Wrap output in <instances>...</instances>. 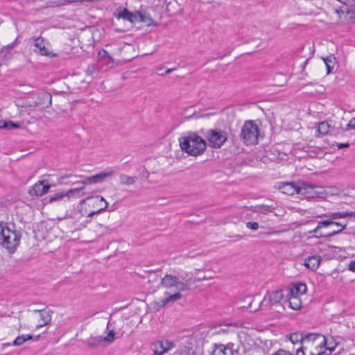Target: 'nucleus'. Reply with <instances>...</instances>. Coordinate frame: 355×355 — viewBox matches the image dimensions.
Listing matches in <instances>:
<instances>
[{
	"mask_svg": "<svg viewBox=\"0 0 355 355\" xmlns=\"http://www.w3.org/2000/svg\"><path fill=\"white\" fill-rule=\"evenodd\" d=\"M68 197L76 196L78 197H81L85 195V187L71 189L67 191Z\"/></svg>",
	"mask_w": 355,
	"mask_h": 355,
	"instance_id": "7c9ffc66",
	"label": "nucleus"
},
{
	"mask_svg": "<svg viewBox=\"0 0 355 355\" xmlns=\"http://www.w3.org/2000/svg\"><path fill=\"white\" fill-rule=\"evenodd\" d=\"M327 345L324 347V350L322 352L326 354V355H331L332 352L335 351L336 347L338 345V343L334 339L333 336H330L329 338H326Z\"/></svg>",
	"mask_w": 355,
	"mask_h": 355,
	"instance_id": "6ab92c4d",
	"label": "nucleus"
},
{
	"mask_svg": "<svg viewBox=\"0 0 355 355\" xmlns=\"http://www.w3.org/2000/svg\"><path fill=\"white\" fill-rule=\"evenodd\" d=\"M19 123H14L12 121H0V128L12 130L20 128Z\"/></svg>",
	"mask_w": 355,
	"mask_h": 355,
	"instance_id": "bb28decb",
	"label": "nucleus"
},
{
	"mask_svg": "<svg viewBox=\"0 0 355 355\" xmlns=\"http://www.w3.org/2000/svg\"><path fill=\"white\" fill-rule=\"evenodd\" d=\"M89 180H92L91 177H87L84 180L82 181V183L84 184H92V182Z\"/></svg>",
	"mask_w": 355,
	"mask_h": 355,
	"instance_id": "c03bdc74",
	"label": "nucleus"
},
{
	"mask_svg": "<svg viewBox=\"0 0 355 355\" xmlns=\"http://www.w3.org/2000/svg\"><path fill=\"white\" fill-rule=\"evenodd\" d=\"M174 355H196L194 352H191L190 349H184L183 351H177Z\"/></svg>",
	"mask_w": 355,
	"mask_h": 355,
	"instance_id": "c9c22d12",
	"label": "nucleus"
},
{
	"mask_svg": "<svg viewBox=\"0 0 355 355\" xmlns=\"http://www.w3.org/2000/svg\"><path fill=\"white\" fill-rule=\"evenodd\" d=\"M306 333L305 332H295L292 333L289 336V340L293 344H300V347L303 346L304 338H305Z\"/></svg>",
	"mask_w": 355,
	"mask_h": 355,
	"instance_id": "412c9836",
	"label": "nucleus"
},
{
	"mask_svg": "<svg viewBox=\"0 0 355 355\" xmlns=\"http://www.w3.org/2000/svg\"><path fill=\"white\" fill-rule=\"evenodd\" d=\"M40 336H37L35 338V340H37L39 338Z\"/></svg>",
	"mask_w": 355,
	"mask_h": 355,
	"instance_id": "09e8293b",
	"label": "nucleus"
},
{
	"mask_svg": "<svg viewBox=\"0 0 355 355\" xmlns=\"http://www.w3.org/2000/svg\"><path fill=\"white\" fill-rule=\"evenodd\" d=\"M206 138L211 148H220L227 141V133L221 129H210L207 132Z\"/></svg>",
	"mask_w": 355,
	"mask_h": 355,
	"instance_id": "39448f33",
	"label": "nucleus"
},
{
	"mask_svg": "<svg viewBox=\"0 0 355 355\" xmlns=\"http://www.w3.org/2000/svg\"><path fill=\"white\" fill-rule=\"evenodd\" d=\"M318 188L315 184H310L305 182H300V189H298V194L303 195L307 198H313L318 196L321 193L315 191Z\"/></svg>",
	"mask_w": 355,
	"mask_h": 355,
	"instance_id": "6e6552de",
	"label": "nucleus"
},
{
	"mask_svg": "<svg viewBox=\"0 0 355 355\" xmlns=\"http://www.w3.org/2000/svg\"><path fill=\"white\" fill-rule=\"evenodd\" d=\"M283 298V293L281 290L268 293L261 302L263 307H270L272 304L279 303Z\"/></svg>",
	"mask_w": 355,
	"mask_h": 355,
	"instance_id": "0eeeda50",
	"label": "nucleus"
},
{
	"mask_svg": "<svg viewBox=\"0 0 355 355\" xmlns=\"http://www.w3.org/2000/svg\"><path fill=\"white\" fill-rule=\"evenodd\" d=\"M315 234L313 235L314 237H315V235H320V234H322L321 233L319 232V231L318 232V233H314Z\"/></svg>",
	"mask_w": 355,
	"mask_h": 355,
	"instance_id": "de8ad7c7",
	"label": "nucleus"
},
{
	"mask_svg": "<svg viewBox=\"0 0 355 355\" xmlns=\"http://www.w3.org/2000/svg\"><path fill=\"white\" fill-rule=\"evenodd\" d=\"M137 178L130 176L125 174H121L119 175V180L121 184L123 185H132L136 182Z\"/></svg>",
	"mask_w": 355,
	"mask_h": 355,
	"instance_id": "393cba45",
	"label": "nucleus"
},
{
	"mask_svg": "<svg viewBox=\"0 0 355 355\" xmlns=\"http://www.w3.org/2000/svg\"><path fill=\"white\" fill-rule=\"evenodd\" d=\"M101 342H102L101 337H96L87 343V346L89 348H96L100 345Z\"/></svg>",
	"mask_w": 355,
	"mask_h": 355,
	"instance_id": "72a5a7b5",
	"label": "nucleus"
},
{
	"mask_svg": "<svg viewBox=\"0 0 355 355\" xmlns=\"http://www.w3.org/2000/svg\"><path fill=\"white\" fill-rule=\"evenodd\" d=\"M337 146L339 149H341L343 148L349 147V143H340L337 145Z\"/></svg>",
	"mask_w": 355,
	"mask_h": 355,
	"instance_id": "79ce46f5",
	"label": "nucleus"
},
{
	"mask_svg": "<svg viewBox=\"0 0 355 355\" xmlns=\"http://www.w3.org/2000/svg\"><path fill=\"white\" fill-rule=\"evenodd\" d=\"M238 352L222 344H215L211 355H236Z\"/></svg>",
	"mask_w": 355,
	"mask_h": 355,
	"instance_id": "4468645a",
	"label": "nucleus"
},
{
	"mask_svg": "<svg viewBox=\"0 0 355 355\" xmlns=\"http://www.w3.org/2000/svg\"><path fill=\"white\" fill-rule=\"evenodd\" d=\"M31 339H33V336L31 334L19 336L14 340L12 345L20 346L23 345L26 341Z\"/></svg>",
	"mask_w": 355,
	"mask_h": 355,
	"instance_id": "cd10ccee",
	"label": "nucleus"
},
{
	"mask_svg": "<svg viewBox=\"0 0 355 355\" xmlns=\"http://www.w3.org/2000/svg\"><path fill=\"white\" fill-rule=\"evenodd\" d=\"M246 227L252 230H257L259 228V224L257 222H248Z\"/></svg>",
	"mask_w": 355,
	"mask_h": 355,
	"instance_id": "e433bc0d",
	"label": "nucleus"
},
{
	"mask_svg": "<svg viewBox=\"0 0 355 355\" xmlns=\"http://www.w3.org/2000/svg\"><path fill=\"white\" fill-rule=\"evenodd\" d=\"M173 70H175V69H168L166 70L165 73L166 74L170 73Z\"/></svg>",
	"mask_w": 355,
	"mask_h": 355,
	"instance_id": "49530a36",
	"label": "nucleus"
},
{
	"mask_svg": "<svg viewBox=\"0 0 355 355\" xmlns=\"http://www.w3.org/2000/svg\"><path fill=\"white\" fill-rule=\"evenodd\" d=\"M321 257L318 255L310 256L304 259V266L307 268L315 271L320 266Z\"/></svg>",
	"mask_w": 355,
	"mask_h": 355,
	"instance_id": "dca6fc26",
	"label": "nucleus"
},
{
	"mask_svg": "<svg viewBox=\"0 0 355 355\" xmlns=\"http://www.w3.org/2000/svg\"><path fill=\"white\" fill-rule=\"evenodd\" d=\"M288 304L290 308L293 310H299L302 306V302L299 296L292 295L290 294L288 298Z\"/></svg>",
	"mask_w": 355,
	"mask_h": 355,
	"instance_id": "5701e85b",
	"label": "nucleus"
},
{
	"mask_svg": "<svg viewBox=\"0 0 355 355\" xmlns=\"http://www.w3.org/2000/svg\"><path fill=\"white\" fill-rule=\"evenodd\" d=\"M330 129V124L327 121H322L318 125V132L321 135H325L329 132Z\"/></svg>",
	"mask_w": 355,
	"mask_h": 355,
	"instance_id": "c85d7f7f",
	"label": "nucleus"
},
{
	"mask_svg": "<svg viewBox=\"0 0 355 355\" xmlns=\"http://www.w3.org/2000/svg\"><path fill=\"white\" fill-rule=\"evenodd\" d=\"M136 15H137V20L139 19L141 22L146 21V16L144 14L139 12Z\"/></svg>",
	"mask_w": 355,
	"mask_h": 355,
	"instance_id": "ea45409f",
	"label": "nucleus"
},
{
	"mask_svg": "<svg viewBox=\"0 0 355 355\" xmlns=\"http://www.w3.org/2000/svg\"><path fill=\"white\" fill-rule=\"evenodd\" d=\"M44 180L39 181L29 190L31 196H40L46 193L49 188V184H44Z\"/></svg>",
	"mask_w": 355,
	"mask_h": 355,
	"instance_id": "9b49d317",
	"label": "nucleus"
},
{
	"mask_svg": "<svg viewBox=\"0 0 355 355\" xmlns=\"http://www.w3.org/2000/svg\"><path fill=\"white\" fill-rule=\"evenodd\" d=\"M322 60L327 67V73L329 74L334 69L336 58L334 55H330L327 58H322Z\"/></svg>",
	"mask_w": 355,
	"mask_h": 355,
	"instance_id": "b1692460",
	"label": "nucleus"
},
{
	"mask_svg": "<svg viewBox=\"0 0 355 355\" xmlns=\"http://www.w3.org/2000/svg\"><path fill=\"white\" fill-rule=\"evenodd\" d=\"M306 291V286L303 283H298L297 284L293 285L289 291V293L292 295L299 296V295H302L305 293Z\"/></svg>",
	"mask_w": 355,
	"mask_h": 355,
	"instance_id": "4be33fe9",
	"label": "nucleus"
},
{
	"mask_svg": "<svg viewBox=\"0 0 355 355\" xmlns=\"http://www.w3.org/2000/svg\"><path fill=\"white\" fill-rule=\"evenodd\" d=\"M34 312L37 313L40 320L37 327H42L48 324L51 320V311L46 309L35 310Z\"/></svg>",
	"mask_w": 355,
	"mask_h": 355,
	"instance_id": "2eb2a0df",
	"label": "nucleus"
},
{
	"mask_svg": "<svg viewBox=\"0 0 355 355\" xmlns=\"http://www.w3.org/2000/svg\"><path fill=\"white\" fill-rule=\"evenodd\" d=\"M259 135V127L253 121L249 120L243 125L240 137L245 145H254L258 143Z\"/></svg>",
	"mask_w": 355,
	"mask_h": 355,
	"instance_id": "20e7f679",
	"label": "nucleus"
},
{
	"mask_svg": "<svg viewBox=\"0 0 355 355\" xmlns=\"http://www.w3.org/2000/svg\"><path fill=\"white\" fill-rule=\"evenodd\" d=\"M96 67H95V65H94V64L89 65L87 69V73L89 75H92L93 73H94L96 72Z\"/></svg>",
	"mask_w": 355,
	"mask_h": 355,
	"instance_id": "58836bf2",
	"label": "nucleus"
},
{
	"mask_svg": "<svg viewBox=\"0 0 355 355\" xmlns=\"http://www.w3.org/2000/svg\"><path fill=\"white\" fill-rule=\"evenodd\" d=\"M117 17L119 18H122L125 20H128L132 23H134L137 21V15L131 12L125 8L119 10Z\"/></svg>",
	"mask_w": 355,
	"mask_h": 355,
	"instance_id": "f3484780",
	"label": "nucleus"
},
{
	"mask_svg": "<svg viewBox=\"0 0 355 355\" xmlns=\"http://www.w3.org/2000/svg\"><path fill=\"white\" fill-rule=\"evenodd\" d=\"M347 127L352 129H355V118H352L347 124Z\"/></svg>",
	"mask_w": 355,
	"mask_h": 355,
	"instance_id": "a19ab883",
	"label": "nucleus"
},
{
	"mask_svg": "<svg viewBox=\"0 0 355 355\" xmlns=\"http://www.w3.org/2000/svg\"><path fill=\"white\" fill-rule=\"evenodd\" d=\"M257 211L262 213V214H267L268 213H271V212H273L274 211V207H272V206L271 205H258L257 207Z\"/></svg>",
	"mask_w": 355,
	"mask_h": 355,
	"instance_id": "2f4dec72",
	"label": "nucleus"
},
{
	"mask_svg": "<svg viewBox=\"0 0 355 355\" xmlns=\"http://www.w3.org/2000/svg\"><path fill=\"white\" fill-rule=\"evenodd\" d=\"M333 223H334V220H332L331 219L319 221L317 227L312 231H310L309 234H311L312 233H318V232L322 227L329 226V225H332Z\"/></svg>",
	"mask_w": 355,
	"mask_h": 355,
	"instance_id": "c756f323",
	"label": "nucleus"
},
{
	"mask_svg": "<svg viewBox=\"0 0 355 355\" xmlns=\"http://www.w3.org/2000/svg\"><path fill=\"white\" fill-rule=\"evenodd\" d=\"M115 332L114 330L109 331L108 334L105 337H101L102 342L110 343L114 340Z\"/></svg>",
	"mask_w": 355,
	"mask_h": 355,
	"instance_id": "f704fd0d",
	"label": "nucleus"
},
{
	"mask_svg": "<svg viewBox=\"0 0 355 355\" xmlns=\"http://www.w3.org/2000/svg\"><path fill=\"white\" fill-rule=\"evenodd\" d=\"M354 215V213L352 211H343L320 215L318 216V218L327 217L333 220L335 219L347 218L348 216H353Z\"/></svg>",
	"mask_w": 355,
	"mask_h": 355,
	"instance_id": "aec40b11",
	"label": "nucleus"
},
{
	"mask_svg": "<svg viewBox=\"0 0 355 355\" xmlns=\"http://www.w3.org/2000/svg\"><path fill=\"white\" fill-rule=\"evenodd\" d=\"M86 200H90L92 202V206L96 208L95 211H92L88 214L89 217L105 210L108 206V202L101 196L98 195L94 197L87 198Z\"/></svg>",
	"mask_w": 355,
	"mask_h": 355,
	"instance_id": "1a4fd4ad",
	"label": "nucleus"
},
{
	"mask_svg": "<svg viewBox=\"0 0 355 355\" xmlns=\"http://www.w3.org/2000/svg\"><path fill=\"white\" fill-rule=\"evenodd\" d=\"M114 174V172L113 171H103L94 175L90 176L92 179L90 180L92 182V184L99 183L103 182L106 178L112 177Z\"/></svg>",
	"mask_w": 355,
	"mask_h": 355,
	"instance_id": "a211bd4d",
	"label": "nucleus"
},
{
	"mask_svg": "<svg viewBox=\"0 0 355 355\" xmlns=\"http://www.w3.org/2000/svg\"><path fill=\"white\" fill-rule=\"evenodd\" d=\"M32 44L35 47L33 51L35 53L50 58H54L57 56L56 53L51 52L46 47V45L49 44V43L46 40H45L44 37L41 36L34 38L33 40Z\"/></svg>",
	"mask_w": 355,
	"mask_h": 355,
	"instance_id": "423d86ee",
	"label": "nucleus"
},
{
	"mask_svg": "<svg viewBox=\"0 0 355 355\" xmlns=\"http://www.w3.org/2000/svg\"><path fill=\"white\" fill-rule=\"evenodd\" d=\"M188 275L189 274L186 272L184 275L180 276V278L184 281H181L180 278L175 275L166 274L164 276L161 280V286L166 288H173L178 292L169 295L165 299L162 300V302L163 305L180 300L182 297V295L180 292L187 291L190 289L191 278H187Z\"/></svg>",
	"mask_w": 355,
	"mask_h": 355,
	"instance_id": "f257e3e1",
	"label": "nucleus"
},
{
	"mask_svg": "<svg viewBox=\"0 0 355 355\" xmlns=\"http://www.w3.org/2000/svg\"><path fill=\"white\" fill-rule=\"evenodd\" d=\"M85 201H86V200H83L81 202V203H83V202H85Z\"/></svg>",
	"mask_w": 355,
	"mask_h": 355,
	"instance_id": "8fccbe9b",
	"label": "nucleus"
},
{
	"mask_svg": "<svg viewBox=\"0 0 355 355\" xmlns=\"http://www.w3.org/2000/svg\"><path fill=\"white\" fill-rule=\"evenodd\" d=\"M51 94L47 92H43L38 94L37 100L34 102V106L48 107L51 105Z\"/></svg>",
	"mask_w": 355,
	"mask_h": 355,
	"instance_id": "ddd939ff",
	"label": "nucleus"
},
{
	"mask_svg": "<svg viewBox=\"0 0 355 355\" xmlns=\"http://www.w3.org/2000/svg\"><path fill=\"white\" fill-rule=\"evenodd\" d=\"M71 174H66V175H61L59 178V180L61 181V180H64L65 178H68L69 177H71Z\"/></svg>",
	"mask_w": 355,
	"mask_h": 355,
	"instance_id": "a18cd8bd",
	"label": "nucleus"
},
{
	"mask_svg": "<svg viewBox=\"0 0 355 355\" xmlns=\"http://www.w3.org/2000/svg\"><path fill=\"white\" fill-rule=\"evenodd\" d=\"M334 223L332 225H335L337 226H340L341 229L337 231H334L331 233L327 234H320V235H315V238H322V237H330L333 236L336 234H340L344 229H345L347 224H342L341 223H338L336 221H334Z\"/></svg>",
	"mask_w": 355,
	"mask_h": 355,
	"instance_id": "a878e982",
	"label": "nucleus"
},
{
	"mask_svg": "<svg viewBox=\"0 0 355 355\" xmlns=\"http://www.w3.org/2000/svg\"><path fill=\"white\" fill-rule=\"evenodd\" d=\"M349 269L353 272H355V260L350 262L349 265Z\"/></svg>",
	"mask_w": 355,
	"mask_h": 355,
	"instance_id": "37998d69",
	"label": "nucleus"
},
{
	"mask_svg": "<svg viewBox=\"0 0 355 355\" xmlns=\"http://www.w3.org/2000/svg\"><path fill=\"white\" fill-rule=\"evenodd\" d=\"M21 238V232L15 230L14 225L0 224V245L10 253L15 252L19 245Z\"/></svg>",
	"mask_w": 355,
	"mask_h": 355,
	"instance_id": "7ed1b4c3",
	"label": "nucleus"
},
{
	"mask_svg": "<svg viewBox=\"0 0 355 355\" xmlns=\"http://www.w3.org/2000/svg\"><path fill=\"white\" fill-rule=\"evenodd\" d=\"M65 196L68 197L67 191L55 193L53 196L49 197V202H53L54 201L60 200Z\"/></svg>",
	"mask_w": 355,
	"mask_h": 355,
	"instance_id": "473e14b6",
	"label": "nucleus"
},
{
	"mask_svg": "<svg viewBox=\"0 0 355 355\" xmlns=\"http://www.w3.org/2000/svg\"><path fill=\"white\" fill-rule=\"evenodd\" d=\"M181 149L189 155L197 157L202 154L207 148V143L200 136L195 132L180 138Z\"/></svg>",
	"mask_w": 355,
	"mask_h": 355,
	"instance_id": "f03ea898",
	"label": "nucleus"
},
{
	"mask_svg": "<svg viewBox=\"0 0 355 355\" xmlns=\"http://www.w3.org/2000/svg\"><path fill=\"white\" fill-rule=\"evenodd\" d=\"M282 193L292 196L295 193L298 194V189H300V182L297 184L294 182H281L279 187Z\"/></svg>",
	"mask_w": 355,
	"mask_h": 355,
	"instance_id": "f8f14e48",
	"label": "nucleus"
},
{
	"mask_svg": "<svg viewBox=\"0 0 355 355\" xmlns=\"http://www.w3.org/2000/svg\"><path fill=\"white\" fill-rule=\"evenodd\" d=\"M155 355H163L175 347L169 340L158 341L153 345Z\"/></svg>",
	"mask_w": 355,
	"mask_h": 355,
	"instance_id": "9d476101",
	"label": "nucleus"
},
{
	"mask_svg": "<svg viewBox=\"0 0 355 355\" xmlns=\"http://www.w3.org/2000/svg\"><path fill=\"white\" fill-rule=\"evenodd\" d=\"M98 56L99 58H109L111 59V57L109 55V53L104 49L99 51Z\"/></svg>",
	"mask_w": 355,
	"mask_h": 355,
	"instance_id": "4c0bfd02",
	"label": "nucleus"
}]
</instances>
